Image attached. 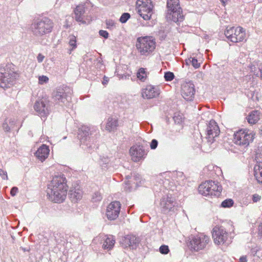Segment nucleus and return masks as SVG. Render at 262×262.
Listing matches in <instances>:
<instances>
[{
  "label": "nucleus",
  "mask_w": 262,
  "mask_h": 262,
  "mask_svg": "<svg viewBox=\"0 0 262 262\" xmlns=\"http://www.w3.org/2000/svg\"><path fill=\"white\" fill-rule=\"evenodd\" d=\"M139 238L135 235H127L122 238L121 244L125 248L129 247L134 249L139 244Z\"/></svg>",
  "instance_id": "aec40b11"
},
{
  "label": "nucleus",
  "mask_w": 262,
  "mask_h": 262,
  "mask_svg": "<svg viewBox=\"0 0 262 262\" xmlns=\"http://www.w3.org/2000/svg\"><path fill=\"white\" fill-rule=\"evenodd\" d=\"M245 37V32L240 27L230 28V41L237 42L242 41Z\"/></svg>",
  "instance_id": "a211bd4d"
},
{
  "label": "nucleus",
  "mask_w": 262,
  "mask_h": 262,
  "mask_svg": "<svg viewBox=\"0 0 262 262\" xmlns=\"http://www.w3.org/2000/svg\"><path fill=\"white\" fill-rule=\"evenodd\" d=\"M19 76V72L15 70V66L11 63L0 67V86L3 88L9 86Z\"/></svg>",
  "instance_id": "7ed1b4c3"
},
{
  "label": "nucleus",
  "mask_w": 262,
  "mask_h": 262,
  "mask_svg": "<svg viewBox=\"0 0 262 262\" xmlns=\"http://www.w3.org/2000/svg\"><path fill=\"white\" fill-rule=\"evenodd\" d=\"M228 32V30H227L226 31H225V34H226V35H227V34Z\"/></svg>",
  "instance_id": "13d9d810"
},
{
  "label": "nucleus",
  "mask_w": 262,
  "mask_h": 262,
  "mask_svg": "<svg viewBox=\"0 0 262 262\" xmlns=\"http://www.w3.org/2000/svg\"><path fill=\"white\" fill-rule=\"evenodd\" d=\"M199 193L205 196H219L222 190V187L217 182L212 180L205 181L198 187Z\"/></svg>",
  "instance_id": "39448f33"
},
{
  "label": "nucleus",
  "mask_w": 262,
  "mask_h": 262,
  "mask_svg": "<svg viewBox=\"0 0 262 262\" xmlns=\"http://www.w3.org/2000/svg\"><path fill=\"white\" fill-rule=\"evenodd\" d=\"M71 92L70 88L63 85L57 89L53 97L56 100L63 102L64 99H67L68 96H71Z\"/></svg>",
  "instance_id": "6ab92c4d"
},
{
  "label": "nucleus",
  "mask_w": 262,
  "mask_h": 262,
  "mask_svg": "<svg viewBox=\"0 0 262 262\" xmlns=\"http://www.w3.org/2000/svg\"><path fill=\"white\" fill-rule=\"evenodd\" d=\"M223 65L221 67L219 68L217 71V78L221 80L225 81L228 80V66L227 64L226 67Z\"/></svg>",
  "instance_id": "a878e982"
},
{
  "label": "nucleus",
  "mask_w": 262,
  "mask_h": 262,
  "mask_svg": "<svg viewBox=\"0 0 262 262\" xmlns=\"http://www.w3.org/2000/svg\"><path fill=\"white\" fill-rule=\"evenodd\" d=\"M159 251L162 254H166L169 252V247L167 245H162L159 248Z\"/></svg>",
  "instance_id": "f704fd0d"
},
{
  "label": "nucleus",
  "mask_w": 262,
  "mask_h": 262,
  "mask_svg": "<svg viewBox=\"0 0 262 262\" xmlns=\"http://www.w3.org/2000/svg\"><path fill=\"white\" fill-rule=\"evenodd\" d=\"M130 15L128 13H124L120 18V21L122 23H125L130 18Z\"/></svg>",
  "instance_id": "473e14b6"
},
{
  "label": "nucleus",
  "mask_w": 262,
  "mask_h": 262,
  "mask_svg": "<svg viewBox=\"0 0 262 262\" xmlns=\"http://www.w3.org/2000/svg\"><path fill=\"white\" fill-rule=\"evenodd\" d=\"M254 176L258 182L262 183V165H257L254 167Z\"/></svg>",
  "instance_id": "cd10ccee"
},
{
  "label": "nucleus",
  "mask_w": 262,
  "mask_h": 262,
  "mask_svg": "<svg viewBox=\"0 0 262 262\" xmlns=\"http://www.w3.org/2000/svg\"><path fill=\"white\" fill-rule=\"evenodd\" d=\"M257 233L258 236L262 237V222L259 224L258 226Z\"/></svg>",
  "instance_id": "37998d69"
},
{
  "label": "nucleus",
  "mask_w": 262,
  "mask_h": 262,
  "mask_svg": "<svg viewBox=\"0 0 262 262\" xmlns=\"http://www.w3.org/2000/svg\"><path fill=\"white\" fill-rule=\"evenodd\" d=\"M256 158L259 162L262 163V153L257 154Z\"/></svg>",
  "instance_id": "de8ad7c7"
},
{
  "label": "nucleus",
  "mask_w": 262,
  "mask_h": 262,
  "mask_svg": "<svg viewBox=\"0 0 262 262\" xmlns=\"http://www.w3.org/2000/svg\"><path fill=\"white\" fill-rule=\"evenodd\" d=\"M260 134L261 135H262V125L261 126L260 128Z\"/></svg>",
  "instance_id": "864d4df0"
},
{
  "label": "nucleus",
  "mask_w": 262,
  "mask_h": 262,
  "mask_svg": "<svg viewBox=\"0 0 262 262\" xmlns=\"http://www.w3.org/2000/svg\"><path fill=\"white\" fill-rule=\"evenodd\" d=\"M189 62L191 63L192 66L195 69H198L200 67V63L198 62V60L195 58H190L188 59Z\"/></svg>",
  "instance_id": "2f4dec72"
},
{
  "label": "nucleus",
  "mask_w": 262,
  "mask_h": 262,
  "mask_svg": "<svg viewBox=\"0 0 262 262\" xmlns=\"http://www.w3.org/2000/svg\"><path fill=\"white\" fill-rule=\"evenodd\" d=\"M84 7L83 5H80L77 6L74 11L75 15V19L79 22L83 24L85 22L83 20V15L84 13Z\"/></svg>",
  "instance_id": "393cba45"
},
{
  "label": "nucleus",
  "mask_w": 262,
  "mask_h": 262,
  "mask_svg": "<svg viewBox=\"0 0 262 262\" xmlns=\"http://www.w3.org/2000/svg\"><path fill=\"white\" fill-rule=\"evenodd\" d=\"M212 236L215 244H223L228 238V233L222 227L215 226L212 231Z\"/></svg>",
  "instance_id": "9b49d317"
},
{
  "label": "nucleus",
  "mask_w": 262,
  "mask_h": 262,
  "mask_svg": "<svg viewBox=\"0 0 262 262\" xmlns=\"http://www.w3.org/2000/svg\"><path fill=\"white\" fill-rule=\"evenodd\" d=\"M18 191V189L16 187H13L11 189L10 194L12 196H15Z\"/></svg>",
  "instance_id": "a19ab883"
},
{
  "label": "nucleus",
  "mask_w": 262,
  "mask_h": 262,
  "mask_svg": "<svg viewBox=\"0 0 262 262\" xmlns=\"http://www.w3.org/2000/svg\"><path fill=\"white\" fill-rule=\"evenodd\" d=\"M70 37L69 44L71 47H72V49H75L77 47L76 37L73 35H70Z\"/></svg>",
  "instance_id": "7c9ffc66"
},
{
  "label": "nucleus",
  "mask_w": 262,
  "mask_h": 262,
  "mask_svg": "<svg viewBox=\"0 0 262 262\" xmlns=\"http://www.w3.org/2000/svg\"><path fill=\"white\" fill-rule=\"evenodd\" d=\"M64 27L66 28H68L70 27V26L67 24L64 25Z\"/></svg>",
  "instance_id": "603ef678"
},
{
  "label": "nucleus",
  "mask_w": 262,
  "mask_h": 262,
  "mask_svg": "<svg viewBox=\"0 0 262 262\" xmlns=\"http://www.w3.org/2000/svg\"><path fill=\"white\" fill-rule=\"evenodd\" d=\"M174 74L173 73L170 72H167L165 73L164 78L166 81H171L174 78Z\"/></svg>",
  "instance_id": "72a5a7b5"
},
{
  "label": "nucleus",
  "mask_w": 262,
  "mask_h": 262,
  "mask_svg": "<svg viewBox=\"0 0 262 262\" xmlns=\"http://www.w3.org/2000/svg\"><path fill=\"white\" fill-rule=\"evenodd\" d=\"M49 147L46 144H42L35 153V156L41 162L48 158L50 154Z\"/></svg>",
  "instance_id": "4be33fe9"
},
{
  "label": "nucleus",
  "mask_w": 262,
  "mask_h": 262,
  "mask_svg": "<svg viewBox=\"0 0 262 262\" xmlns=\"http://www.w3.org/2000/svg\"><path fill=\"white\" fill-rule=\"evenodd\" d=\"M0 176H1L2 178L4 180L8 179L7 172L2 169H0Z\"/></svg>",
  "instance_id": "4c0bfd02"
},
{
  "label": "nucleus",
  "mask_w": 262,
  "mask_h": 262,
  "mask_svg": "<svg viewBox=\"0 0 262 262\" xmlns=\"http://www.w3.org/2000/svg\"><path fill=\"white\" fill-rule=\"evenodd\" d=\"M221 1L224 3V4H225V3L226 2H227L228 0H221Z\"/></svg>",
  "instance_id": "5fc2aeb1"
},
{
  "label": "nucleus",
  "mask_w": 262,
  "mask_h": 262,
  "mask_svg": "<svg viewBox=\"0 0 262 262\" xmlns=\"http://www.w3.org/2000/svg\"><path fill=\"white\" fill-rule=\"evenodd\" d=\"M49 81V78L46 76H40L38 77V83L40 84H42L44 83H47Z\"/></svg>",
  "instance_id": "c9c22d12"
},
{
  "label": "nucleus",
  "mask_w": 262,
  "mask_h": 262,
  "mask_svg": "<svg viewBox=\"0 0 262 262\" xmlns=\"http://www.w3.org/2000/svg\"><path fill=\"white\" fill-rule=\"evenodd\" d=\"M220 133L219 127L214 120H211L207 127V136L210 139L217 137Z\"/></svg>",
  "instance_id": "412c9836"
},
{
  "label": "nucleus",
  "mask_w": 262,
  "mask_h": 262,
  "mask_svg": "<svg viewBox=\"0 0 262 262\" xmlns=\"http://www.w3.org/2000/svg\"><path fill=\"white\" fill-rule=\"evenodd\" d=\"M118 126V119L117 117H110L107 119L105 129L110 132L116 130Z\"/></svg>",
  "instance_id": "5701e85b"
},
{
  "label": "nucleus",
  "mask_w": 262,
  "mask_h": 262,
  "mask_svg": "<svg viewBox=\"0 0 262 262\" xmlns=\"http://www.w3.org/2000/svg\"><path fill=\"white\" fill-rule=\"evenodd\" d=\"M129 155L131 159L134 162H137L143 160L146 154L142 146L135 145L130 148Z\"/></svg>",
  "instance_id": "f8f14e48"
},
{
  "label": "nucleus",
  "mask_w": 262,
  "mask_h": 262,
  "mask_svg": "<svg viewBox=\"0 0 262 262\" xmlns=\"http://www.w3.org/2000/svg\"><path fill=\"white\" fill-rule=\"evenodd\" d=\"M240 260L241 261V262H245L247 260L246 259V257L245 256H242L240 258Z\"/></svg>",
  "instance_id": "09e8293b"
},
{
  "label": "nucleus",
  "mask_w": 262,
  "mask_h": 262,
  "mask_svg": "<svg viewBox=\"0 0 262 262\" xmlns=\"http://www.w3.org/2000/svg\"><path fill=\"white\" fill-rule=\"evenodd\" d=\"M260 198H261L260 196H259L258 194H254L253 195V198H252L253 199V201L254 202H257V201L260 200Z\"/></svg>",
  "instance_id": "a18cd8bd"
},
{
  "label": "nucleus",
  "mask_w": 262,
  "mask_h": 262,
  "mask_svg": "<svg viewBox=\"0 0 262 262\" xmlns=\"http://www.w3.org/2000/svg\"><path fill=\"white\" fill-rule=\"evenodd\" d=\"M68 189L66 178L63 175L56 176L48 184L47 195L51 201L60 203L66 200Z\"/></svg>",
  "instance_id": "f257e3e1"
},
{
  "label": "nucleus",
  "mask_w": 262,
  "mask_h": 262,
  "mask_svg": "<svg viewBox=\"0 0 262 262\" xmlns=\"http://www.w3.org/2000/svg\"><path fill=\"white\" fill-rule=\"evenodd\" d=\"M106 28L108 29H112L115 26L114 21L112 20H107L106 21Z\"/></svg>",
  "instance_id": "e433bc0d"
},
{
  "label": "nucleus",
  "mask_w": 262,
  "mask_h": 262,
  "mask_svg": "<svg viewBox=\"0 0 262 262\" xmlns=\"http://www.w3.org/2000/svg\"><path fill=\"white\" fill-rule=\"evenodd\" d=\"M211 244L210 237L204 233H199L194 236L190 241L191 249L196 251L205 249Z\"/></svg>",
  "instance_id": "0eeeda50"
},
{
  "label": "nucleus",
  "mask_w": 262,
  "mask_h": 262,
  "mask_svg": "<svg viewBox=\"0 0 262 262\" xmlns=\"http://www.w3.org/2000/svg\"><path fill=\"white\" fill-rule=\"evenodd\" d=\"M121 204L119 201H114L110 203L106 207V216L108 220H116L120 212Z\"/></svg>",
  "instance_id": "9d476101"
},
{
  "label": "nucleus",
  "mask_w": 262,
  "mask_h": 262,
  "mask_svg": "<svg viewBox=\"0 0 262 262\" xmlns=\"http://www.w3.org/2000/svg\"><path fill=\"white\" fill-rule=\"evenodd\" d=\"M213 168H215V169H216V170H216V171H217V170L221 171V170L220 168V167H217V166L213 167Z\"/></svg>",
  "instance_id": "8fccbe9b"
},
{
  "label": "nucleus",
  "mask_w": 262,
  "mask_h": 262,
  "mask_svg": "<svg viewBox=\"0 0 262 262\" xmlns=\"http://www.w3.org/2000/svg\"><path fill=\"white\" fill-rule=\"evenodd\" d=\"M167 7L170 15H172L171 19L174 22L182 21L183 19L182 9L180 6L179 0H167Z\"/></svg>",
  "instance_id": "1a4fd4ad"
},
{
  "label": "nucleus",
  "mask_w": 262,
  "mask_h": 262,
  "mask_svg": "<svg viewBox=\"0 0 262 262\" xmlns=\"http://www.w3.org/2000/svg\"><path fill=\"white\" fill-rule=\"evenodd\" d=\"M154 8V5L151 0H137L136 2L138 13L145 20L151 19Z\"/></svg>",
  "instance_id": "423d86ee"
},
{
  "label": "nucleus",
  "mask_w": 262,
  "mask_h": 262,
  "mask_svg": "<svg viewBox=\"0 0 262 262\" xmlns=\"http://www.w3.org/2000/svg\"><path fill=\"white\" fill-rule=\"evenodd\" d=\"M158 145V141L156 139H153L150 143V148L151 149H155Z\"/></svg>",
  "instance_id": "ea45409f"
},
{
  "label": "nucleus",
  "mask_w": 262,
  "mask_h": 262,
  "mask_svg": "<svg viewBox=\"0 0 262 262\" xmlns=\"http://www.w3.org/2000/svg\"><path fill=\"white\" fill-rule=\"evenodd\" d=\"M231 147H232V146ZM230 151H233V152H237V151H234V149H233L232 148H230Z\"/></svg>",
  "instance_id": "6e6d98bb"
},
{
  "label": "nucleus",
  "mask_w": 262,
  "mask_h": 262,
  "mask_svg": "<svg viewBox=\"0 0 262 262\" xmlns=\"http://www.w3.org/2000/svg\"><path fill=\"white\" fill-rule=\"evenodd\" d=\"M176 203L174 200L171 198L167 197L165 200H164L162 202L163 208L165 211H170L174 207Z\"/></svg>",
  "instance_id": "b1692460"
},
{
  "label": "nucleus",
  "mask_w": 262,
  "mask_h": 262,
  "mask_svg": "<svg viewBox=\"0 0 262 262\" xmlns=\"http://www.w3.org/2000/svg\"><path fill=\"white\" fill-rule=\"evenodd\" d=\"M48 101L41 99L36 101L34 105V108L37 114L41 117H46L49 114L48 106H47Z\"/></svg>",
  "instance_id": "2eb2a0df"
},
{
  "label": "nucleus",
  "mask_w": 262,
  "mask_h": 262,
  "mask_svg": "<svg viewBox=\"0 0 262 262\" xmlns=\"http://www.w3.org/2000/svg\"><path fill=\"white\" fill-rule=\"evenodd\" d=\"M102 199V196L101 193L99 192H95L92 197V201L93 202H97L101 201Z\"/></svg>",
  "instance_id": "c756f323"
},
{
  "label": "nucleus",
  "mask_w": 262,
  "mask_h": 262,
  "mask_svg": "<svg viewBox=\"0 0 262 262\" xmlns=\"http://www.w3.org/2000/svg\"><path fill=\"white\" fill-rule=\"evenodd\" d=\"M135 46L140 55L148 56L151 55L155 51L156 41L152 36H141L137 38Z\"/></svg>",
  "instance_id": "f03ea898"
},
{
  "label": "nucleus",
  "mask_w": 262,
  "mask_h": 262,
  "mask_svg": "<svg viewBox=\"0 0 262 262\" xmlns=\"http://www.w3.org/2000/svg\"><path fill=\"white\" fill-rule=\"evenodd\" d=\"M160 94V89L157 86L148 85L142 90V96L143 98L151 99L157 97Z\"/></svg>",
  "instance_id": "f3484780"
},
{
  "label": "nucleus",
  "mask_w": 262,
  "mask_h": 262,
  "mask_svg": "<svg viewBox=\"0 0 262 262\" xmlns=\"http://www.w3.org/2000/svg\"><path fill=\"white\" fill-rule=\"evenodd\" d=\"M99 241H103L102 244V248L104 249H106L107 250H111L115 243V239L113 236L112 235H99L98 236L96 237L94 240L93 242L95 243H97Z\"/></svg>",
  "instance_id": "4468645a"
},
{
  "label": "nucleus",
  "mask_w": 262,
  "mask_h": 262,
  "mask_svg": "<svg viewBox=\"0 0 262 262\" xmlns=\"http://www.w3.org/2000/svg\"><path fill=\"white\" fill-rule=\"evenodd\" d=\"M246 118L249 124H255L260 119V113L258 111H253L248 115Z\"/></svg>",
  "instance_id": "bb28decb"
},
{
  "label": "nucleus",
  "mask_w": 262,
  "mask_h": 262,
  "mask_svg": "<svg viewBox=\"0 0 262 262\" xmlns=\"http://www.w3.org/2000/svg\"><path fill=\"white\" fill-rule=\"evenodd\" d=\"M45 57L41 54H39L37 56V60L39 62H41L43 61Z\"/></svg>",
  "instance_id": "49530a36"
},
{
  "label": "nucleus",
  "mask_w": 262,
  "mask_h": 262,
  "mask_svg": "<svg viewBox=\"0 0 262 262\" xmlns=\"http://www.w3.org/2000/svg\"><path fill=\"white\" fill-rule=\"evenodd\" d=\"M253 139L254 135L252 133L241 129L234 133L233 142L241 146H247Z\"/></svg>",
  "instance_id": "6e6552de"
},
{
  "label": "nucleus",
  "mask_w": 262,
  "mask_h": 262,
  "mask_svg": "<svg viewBox=\"0 0 262 262\" xmlns=\"http://www.w3.org/2000/svg\"><path fill=\"white\" fill-rule=\"evenodd\" d=\"M195 89L193 84L184 83L181 86V95L187 101L193 100L195 94Z\"/></svg>",
  "instance_id": "ddd939ff"
},
{
  "label": "nucleus",
  "mask_w": 262,
  "mask_h": 262,
  "mask_svg": "<svg viewBox=\"0 0 262 262\" xmlns=\"http://www.w3.org/2000/svg\"><path fill=\"white\" fill-rule=\"evenodd\" d=\"M54 27L53 21L48 17L34 19L31 25L33 33L36 36H41L51 33Z\"/></svg>",
  "instance_id": "20e7f679"
},
{
  "label": "nucleus",
  "mask_w": 262,
  "mask_h": 262,
  "mask_svg": "<svg viewBox=\"0 0 262 262\" xmlns=\"http://www.w3.org/2000/svg\"><path fill=\"white\" fill-rule=\"evenodd\" d=\"M221 206L224 208L229 207V199L224 201L221 204Z\"/></svg>",
  "instance_id": "79ce46f5"
},
{
  "label": "nucleus",
  "mask_w": 262,
  "mask_h": 262,
  "mask_svg": "<svg viewBox=\"0 0 262 262\" xmlns=\"http://www.w3.org/2000/svg\"><path fill=\"white\" fill-rule=\"evenodd\" d=\"M3 128L6 132H9L10 129L7 122H5L3 124Z\"/></svg>",
  "instance_id": "c03bdc74"
},
{
  "label": "nucleus",
  "mask_w": 262,
  "mask_h": 262,
  "mask_svg": "<svg viewBox=\"0 0 262 262\" xmlns=\"http://www.w3.org/2000/svg\"><path fill=\"white\" fill-rule=\"evenodd\" d=\"M69 195L72 202L77 203L82 199L83 191L79 184H75L71 187Z\"/></svg>",
  "instance_id": "dca6fc26"
},
{
  "label": "nucleus",
  "mask_w": 262,
  "mask_h": 262,
  "mask_svg": "<svg viewBox=\"0 0 262 262\" xmlns=\"http://www.w3.org/2000/svg\"><path fill=\"white\" fill-rule=\"evenodd\" d=\"M23 250H24V251H29V250H26V249H22Z\"/></svg>",
  "instance_id": "4d7b16f0"
},
{
  "label": "nucleus",
  "mask_w": 262,
  "mask_h": 262,
  "mask_svg": "<svg viewBox=\"0 0 262 262\" xmlns=\"http://www.w3.org/2000/svg\"><path fill=\"white\" fill-rule=\"evenodd\" d=\"M137 77L141 81L143 82L145 81L147 77V72L145 71V69L143 68H140L137 73Z\"/></svg>",
  "instance_id": "c85d7f7f"
},
{
  "label": "nucleus",
  "mask_w": 262,
  "mask_h": 262,
  "mask_svg": "<svg viewBox=\"0 0 262 262\" xmlns=\"http://www.w3.org/2000/svg\"><path fill=\"white\" fill-rule=\"evenodd\" d=\"M99 33L100 36L104 38H107L108 37V33L106 31L101 30L99 31Z\"/></svg>",
  "instance_id": "58836bf2"
},
{
  "label": "nucleus",
  "mask_w": 262,
  "mask_h": 262,
  "mask_svg": "<svg viewBox=\"0 0 262 262\" xmlns=\"http://www.w3.org/2000/svg\"><path fill=\"white\" fill-rule=\"evenodd\" d=\"M234 202L232 200L230 199V207L233 205Z\"/></svg>",
  "instance_id": "3c124183"
}]
</instances>
